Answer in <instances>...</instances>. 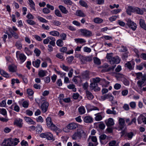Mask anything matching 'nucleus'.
Instances as JSON below:
<instances>
[{"label":"nucleus","instance_id":"nucleus-34","mask_svg":"<svg viewBox=\"0 0 146 146\" xmlns=\"http://www.w3.org/2000/svg\"><path fill=\"white\" fill-rule=\"evenodd\" d=\"M106 112L108 114H113L115 115L117 114L115 110H111L110 109H108Z\"/></svg>","mask_w":146,"mask_h":146},{"label":"nucleus","instance_id":"nucleus-40","mask_svg":"<svg viewBox=\"0 0 146 146\" xmlns=\"http://www.w3.org/2000/svg\"><path fill=\"white\" fill-rule=\"evenodd\" d=\"M57 45L60 47L62 46L63 45V41L61 39L58 40L56 42Z\"/></svg>","mask_w":146,"mask_h":146},{"label":"nucleus","instance_id":"nucleus-22","mask_svg":"<svg viewBox=\"0 0 146 146\" xmlns=\"http://www.w3.org/2000/svg\"><path fill=\"white\" fill-rule=\"evenodd\" d=\"M40 60L37 59L36 61H33L32 64L34 66L38 68L40 65Z\"/></svg>","mask_w":146,"mask_h":146},{"label":"nucleus","instance_id":"nucleus-7","mask_svg":"<svg viewBox=\"0 0 146 146\" xmlns=\"http://www.w3.org/2000/svg\"><path fill=\"white\" fill-rule=\"evenodd\" d=\"M80 31L81 32V35L84 36H89L92 35L91 31L85 29H80Z\"/></svg>","mask_w":146,"mask_h":146},{"label":"nucleus","instance_id":"nucleus-51","mask_svg":"<svg viewBox=\"0 0 146 146\" xmlns=\"http://www.w3.org/2000/svg\"><path fill=\"white\" fill-rule=\"evenodd\" d=\"M28 1L30 3L31 7L33 9L35 10V4L33 1L32 0H28Z\"/></svg>","mask_w":146,"mask_h":146},{"label":"nucleus","instance_id":"nucleus-61","mask_svg":"<svg viewBox=\"0 0 146 146\" xmlns=\"http://www.w3.org/2000/svg\"><path fill=\"white\" fill-rule=\"evenodd\" d=\"M121 85L120 84L116 83L114 85V88L116 90H118L121 88Z\"/></svg>","mask_w":146,"mask_h":146},{"label":"nucleus","instance_id":"nucleus-49","mask_svg":"<svg viewBox=\"0 0 146 146\" xmlns=\"http://www.w3.org/2000/svg\"><path fill=\"white\" fill-rule=\"evenodd\" d=\"M25 50L28 55L32 54V52L30 50L27 48L25 47Z\"/></svg>","mask_w":146,"mask_h":146},{"label":"nucleus","instance_id":"nucleus-29","mask_svg":"<svg viewBox=\"0 0 146 146\" xmlns=\"http://www.w3.org/2000/svg\"><path fill=\"white\" fill-rule=\"evenodd\" d=\"M135 12L137 14L139 15H143V11L140 8L136 7L135 10Z\"/></svg>","mask_w":146,"mask_h":146},{"label":"nucleus","instance_id":"nucleus-6","mask_svg":"<svg viewBox=\"0 0 146 146\" xmlns=\"http://www.w3.org/2000/svg\"><path fill=\"white\" fill-rule=\"evenodd\" d=\"M40 136L42 138H46L48 140H52L53 141L54 140L52 134L49 132L42 133L40 135Z\"/></svg>","mask_w":146,"mask_h":146},{"label":"nucleus","instance_id":"nucleus-18","mask_svg":"<svg viewBox=\"0 0 146 146\" xmlns=\"http://www.w3.org/2000/svg\"><path fill=\"white\" fill-rule=\"evenodd\" d=\"M24 118L27 122L31 124L35 125L36 124V123L30 117H25Z\"/></svg>","mask_w":146,"mask_h":146},{"label":"nucleus","instance_id":"nucleus-12","mask_svg":"<svg viewBox=\"0 0 146 146\" xmlns=\"http://www.w3.org/2000/svg\"><path fill=\"white\" fill-rule=\"evenodd\" d=\"M77 125L75 123H72L69 124L67 126V128L70 129H74L77 127Z\"/></svg>","mask_w":146,"mask_h":146},{"label":"nucleus","instance_id":"nucleus-13","mask_svg":"<svg viewBox=\"0 0 146 146\" xmlns=\"http://www.w3.org/2000/svg\"><path fill=\"white\" fill-rule=\"evenodd\" d=\"M106 124L107 126H110L114 125V123L113 119L112 118H109L108 120L105 121Z\"/></svg>","mask_w":146,"mask_h":146},{"label":"nucleus","instance_id":"nucleus-24","mask_svg":"<svg viewBox=\"0 0 146 146\" xmlns=\"http://www.w3.org/2000/svg\"><path fill=\"white\" fill-rule=\"evenodd\" d=\"M0 74L2 76L6 78H9V74L5 71L3 70H0Z\"/></svg>","mask_w":146,"mask_h":146},{"label":"nucleus","instance_id":"nucleus-33","mask_svg":"<svg viewBox=\"0 0 146 146\" xmlns=\"http://www.w3.org/2000/svg\"><path fill=\"white\" fill-rule=\"evenodd\" d=\"M125 66L127 67L129 70H131L133 69L130 62H128L125 64Z\"/></svg>","mask_w":146,"mask_h":146},{"label":"nucleus","instance_id":"nucleus-41","mask_svg":"<svg viewBox=\"0 0 146 146\" xmlns=\"http://www.w3.org/2000/svg\"><path fill=\"white\" fill-rule=\"evenodd\" d=\"M36 131L38 133L41 132L42 130V126L39 125H38L36 127Z\"/></svg>","mask_w":146,"mask_h":146},{"label":"nucleus","instance_id":"nucleus-5","mask_svg":"<svg viewBox=\"0 0 146 146\" xmlns=\"http://www.w3.org/2000/svg\"><path fill=\"white\" fill-rule=\"evenodd\" d=\"M127 22L126 25L129 28L132 29L133 31H135L137 28V25L135 23L132 21L131 19H126Z\"/></svg>","mask_w":146,"mask_h":146},{"label":"nucleus","instance_id":"nucleus-11","mask_svg":"<svg viewBox=\"0 0 146 146\" xmlns=\"http://www.w3.org/2000/svg\"><path fill=\"white\" fill-rule=\"evenodd\" d=\"M119 128L121 130H122L125 127V121L124 118H119Z\"/></svg>","mask_w":146,"mask_h":146},{"label":"nucleus","instance_id":"nucleus-62","mask_svg":"<svg viewBox=\"0 0 146 146\" xmlns=\"http://www.w3.org/2000/svg\"><path fill=\"white\" fill-rule=\"evenodd\" d=\"M117 23L120 26L122 27L124 26L125 25V23L124 22L121 21L120 20L118 21Z\"/></svg>","mask_w":146,"mask_h":146},{"label":"nucleus","instance_id":"nucleus-32","mask_svg":"<svg viewBox=\"0 0 146 146\" xmlns=\"http://www.w3.org/2000/svg\"><path fill=\"white\" fill-rule=\"evenodd\" d=\"M49 34L50 35L54 36H58L60 35L59 33L56 31H54L50 32Z\"/></svg>","mask_w":146,"mask_h":146},{"label":"nucleus","instance_id":"nucleus-48","mask_svg":"<svg viewBox=\"0 0 146 146\" xmlns=\"http://www.w3.org/2000/svg\"><path fill=\"white\" fill-rule=\"evenodd\" d=\"M116 143V142L115 140H112L108 144L109 146H117Z\"/></svg>","mask_w":146,"mask_h":146},{"label":"nucleus","instance_id":"nucleus-23","mask_svg":"<svg viewBox=\"0 0 146 146\" xmlns=\"http://www.w3.org/2000/svg\"><path fill=\"white\" fill-rule=\"evenodd\" d=\"M19 58L21 63H22L25 60L26 57L24 54H20L19 55Z\"/></svg>","mask_w":146,"mask_h":146},{"label":"nucleus","instance_id":"nucleus-36","mask_svg":"<svg viewBox=\"0 0 146 146\" xmlns=\"http://www.w3.org/2000/svg\"><path fill=\"white\" fill-rule=\"evenodd\" d=\"M37 18L38 20L41 22L46 23L48 22V21L47 20L40 16H38Z\"/></svg>","mask_w":146,"mask_h":146},{"label":"nucleus","instance_id":"nucleus-64","mask_svg":"<svg viewBox=\"0 0 146 146\" xmlns=\"http://www.w3.org/2000/svg\"><path fill=\"white\" fill-rule=\"evenodd\" d=\"M102 119V117L101 115H98L95 117L96 120L97 121H99L101 120Z\"/></svg>","mask_w":146,"mask_h":146},{"label":"nucleus","instance_id":"nucleus-10","mask_svg":"<svg viewBox=\"0 0 146 146\" xmlns=\"http://www.w3.org/2000/svg\"><path fill=\"white\" fill-rule=\"evenodd\" d=\"M23 120L20 118L15 119V120L14 124L20 128L22 127L23 123H22Z\"/></svg>","mask_w":146,"mask_h":146},{"label":"nucleus","instance_id":"nucleus-20","mask_svg":"<svg viewBox=\"0 0 146 146\" xmlns=\"http://www.w3.org/2000/svg\"><path fill=\"white\" fill-rule=\"evenodd\" d=\"M82 60V61H84V62L89 61L90 62L92 60V58L90 56L84 57L82 56L81 58Z\"/></svg>","mask_w":146,"mask_h":146},{"label":"nucleus","instance_id":"nucleus-63","mask_svg":"<svg viewBox=\"0 0 146 146\" xmlns=\"http://www.w3.org/2000/svg\"><path fill=\"white\" fill-rule=\"evenodd\" d=\"M26 113L27 115L30 116L32 115L33 114V111L29 110H27L26 111Z\"/></svg>","mask_w":146,"mask_h":146},{"label":"nucleus","instance_id":"nucleus-38","mask_svg":"<svg viewBox=\"0 0 146 146\" xmlns=\"http://www.w3.org/2000/svg\"><path fill=\"white\" fill-rule=\"evenodd\" d=\"M15 46L19 50H21L22 48V45L21 42L19 41H17L16 42Z\"/></svg>","mask_w":146,"mask_h":146},{"label":"nucleus","instance_id":"nucleus-58","mask_svg":"<svg viewBox=\"0 0 146 146\" xmlns=\"http://www.w3.org/2000/svg\"><path fill=\"white\" fill-rule=\"evenodd\" d=\"M117 16H112L109 18V19L111 22L115 21L117 19Z\"/></svg>","mask_w":146,"mask_h":146},{"label":"nucleus","instance_id":"nucleus-2","mask_svg":"<svg viewBox=\"0 0 146 146\" xmlns=\"http://www.w3.org/2000/svg\"><path fill=\"white\" fill-rule=\"evenodd\" d=\"M46 123L47 126L49 128L53 131H56L58 129L57 127L53 124L52 122L51 118L50 117H47L46 119Z\"/></svg>","mask_w":146,"mask_h":146},{"label":"nucleus","instance_id":"nucleus-8","mask_svg":"<svg viewBox=\"0 0 146 146\" xmlns=\"http://www.w3.org/2000/svg\"><path fill=\"white\" fill-rule=\"evenodd\" d=\"M49 104L47 102H44L41 106V109L43 113L46 112L48 109Z\"/></svg>","mask_w":146,"mask_h":146},{"label":"nucleus","instance_id":"nucleus-43","mask_svg":"<svg viewBox=\"0 0 146 146\" xmlns=\"http://www.w3.org/2000/svg\"><path fill=\"white\" fill-rule=\"evenodd\" d=\"M103 20L100 18H96L94 19V21L96 23H100L103 22Z\"/></svg>","mask_w":146,"mask_h":146},{"label":"nucleus","instance_id":"nucleus-56","mask_svg":"<svg viewBox=\"0 0 146 146\" xmlns=\"http://www.w3.org/2000/svg\"><path fill=\"white\" fill-rule=\"evenodd\" d=\"M55 15L57 16L61 17L62 15L59 11L58 9H56L55 11Z\"/></svg>","mask_w":146,"mask_h":146},{"label":"nucleus","instance_id":"nucleus-46","mask_svg":"<svg viewBox=\"0 0 146 146\" xmlns=\"http://www.w3.org/2000/svg\"><path fill=\"white\" fill-rule=\"evenodd\" d=\"M26 21L28 24L31 25H34L36 24V23L34 21L31 20L27 19Z\"/></svg>","mask_w":146,"mask_h":146},{"label":"nucleus","instance_id":"nucleus-16","mask_svg":"<svg viewBox=\"0 0 146 146\" xmlns=\"http://www.w3.org/2000/svg\"><path fill=\"white\" fill-rule=\"evenodd\" d=\"M139 24L141 27L146 31V25L144 20L140 19L139 20Z\"/></svg>","mask_w":146,"mask_h":146},{"label":"nucleus","instance_id":"nucleus-25","mask_svg":"<svg viewBox=\"0 0 146 146\" xmlns=\"http://www.w3.org/2000/svg\"><path fill=\"white\" fill-rule=\"evenodd\" d=\"M76 15L80 17H84L85 16L84 14L81 10L77 11L76 12Z\"/></svg>","mask_w":146,"mask_h":146},{"label":"nucleus","instance_id":"nucleus-54","mask_svg":"<svg viewBox=\"0 0 146 146\" xmlns=\"http://www.w3.org/2000/svg\"><path fill=\"white\" fill-rule=\"evenodd\" d=\"M27 92L29 96H32L34 94V92L31 89H28L27 90Z\"/></svg>","mask_w":146,"mask_h":146},{"label":"nucleus","instance_id":"nucleus-4","mask_svg":"<svg viewBox=\"0 0 146 146\" xmlns=\"http://www.w3.org/2000/svg\"><path fill=\"white\" fill-rule=\"evenodd\" d=\"M13 139L10 138L5 139L2 143V146H15L14 144Z\"/></svg>","mask_w":146,"mask_h":146},{"label":"nucleus","instance_id":"nucleus-17","mask_svg":"<svg viewBox=\"0 0 146 146\" xmlns=\"http://www.w3.org/2000/svg\"><path fill=\"white\" fill-rule=\"evenodd\" d=\"M58 8L63 13L66 14L68 12V10L66 9V8L62 5H59L58 6Z\"/></svg>","mask_w":146,"mask_h":146},{"label":"nucleus","instance_id":"nucleus-39","mask_svg":"<svg viewBox=\"0 0 146 146\" xmlns=\"http://www.w3.org/2000/svg\"><path fill=\"white\" fill-rule=\"evenodd\" d=\"M145 81L143 80H138L137 82V84L138 85L139 87H140V88H141L142 86V85L144 83Z\"/></svg>","mask_w":146,"mask_h":146},{"label":"nucleus","instance_id":"nucleus-26","mask_svg":"<svg viewBox=\"0 0 146 146\" xmlns=\"http://www.w3.org/2000/svg\"><path fill=\"white\" fill-rule=\"evenodd\" d=\"M78 111L80 114H82L85 112L84 108L82 106L79 107L78 109Z\"/></svg>","mask_w":146,"mask_h":146},{"label":"nucleus","instance_id":"nucleus-1","mask_svg":"<svg viewBox=\"0 0 146 146\" xmlns=\"http://www.w3.org/2000/svg\"><path fill=\"white\" fill-rule=\"evenodd\" d=\"M93 82L91 83L90 87L91 89L94 90L95 92H98L100 90V88L98 87V83L101 81V79L99 77L92 78Z\"/></svg>","mask_w":146,"mask_h":146},{"label":"nucleus","instance_id":"nucleus-50","mask_svg":"<svg viewBox=\"0 0 146 146\" xmlns=\"http://www.w3.org/2000/svg\"><path fill=\"white\" fill-rule=\"evenodd\" d=\"M128 8H129V9L132 12H135V10L136 7H133L131 6H128Z\"/></svg>","mask_w":146,"mask_h":146},{"label":"nucleus","instance_id":"nucleus-47","mask_svg":"<svg viewBox=\"0 0 146 146\" xmlns=\"http://www.w3.org/2000/svg\"><path fill=\"white\" fill-rule=\"evenodd\" d=\"M0 113L4 115H7V113L6 110L4 108H0Z\"/></svg>","mask_w":146,"mask_h":146},{"label":"nucleus","instance_id":"nucleus-9","mask_svg":"<svg viewBox=\"0 0 146 146\" xmlns=\"http://www.w3.org/2000/svg\"><path fill=\"white\" fill-rule=\"evenodd\" d=\"M120 60L119 59L118 57H112L109 61L111 64H118L120 62Z\"/></svg>","mask_w":146,"mask_h":146},{"label":"nucleus","instance_id":"nucleus-3","mask_svg":"<svg viewBox=\"0 0 146 146\" xmlns=\"http://www.w3.org/2000/svg\"><path fill=\"white\" fill-rule=\"evenodd\" d=\"M85 133L84 131L82 129H79L75 132L72 136L73 139H80L82 135H85Z\"/></svg>","mask_w":146,"mask_h":146},{"label":"nucleus","instance_id":"nucleus-15","mask_svg":"<svg viewBox=\"0 0 146 146\" xmlns=\"http://www.w3.org/2000/svg\"><path fill=\"white\" fill-rule=\"evenodd\" d=\"M47 72L46 70H40L38 73V75L40 77H43L46 76Z\"/></svg>","mask_w":146,"mask_h":146},{"label":"nucleus","instance_id":"nucleus-28","mask_svg":"<svg viewBox=\"0 0 146 146\" xmlns=\"http://www.w3.org/2000/svg\"><path fill=\"white\" fill-rule=\"evenodd\" d=\"M116 66V65L111 66L108 68L104 70H103L104 72H109L111 71H113Z\"/></svg>","mask_w":146,"mask_h":146},{"label":"nucleus","instance_id":"nucleus-21","mask_svg":"<svg viewBox=\"0 0 146 146\" xmlns=\"http://www.w3.org/2000/svg\"><path fill=\"white\" fill-rule=\"evenodd\" d=\"M94 63L96 64L99 65L101 64L100 60L97 57H94L93 58Z\"/></svg>","mask_w":146,"mask_h":146},{"label":"nucleus","instance_id":"nucleus-35","mask_svg":"<svg viewBox=\"0 0 146 146\" xmlns=\"http://www.w3.org/2000/svg\"><path fill=\"white\" fill-rule=\"evenodd\" d=\"M9 71L11 72H16L15 67L13 65H10L9 66Z\"/></svg>","mask_w":146,"mask_h":146},{"label":"nucleus","instance_id":"nucleus-19","mask_svg":"<svg viewBox=\"0 0 146 146\" xmlns=\"http://www.w3.org/2000/svg\"><path fill=\"white\" fill-rule=\"evenodd\" d=\"M86 92L87 98L89 100H92L94 98V96L91 92L88 90H86Z\"/></svg>","mask_w":146,"mask_h":146},{"label":"nucleus","instance_id":"nucleus-27","mask_svg":"<svg viewBox=\"0 0 146 146\" xmlns=\"http://www.w3.org/2000/svg\"><path fill=\"white\" fill-rule=\"evenodd\" d=\"M145 118V117L142 115H140L137 118V121L138 123L141 124L142 122H143V120Z\"/></svg>","mask_w":146,"mask_h":146},{"label":"nucleus","instance_id":"nucleus-44","mask_svg":"<svg viewBox=\"0 0 146 146\" xmlns=\"http://www.w3.org/2000/svg\"><path fill=\"white\" fill-rule=\"evenodd\" d=\"M79 3L80 5L85 7H88L86 3L84 1L80 0L79 1Z\"/></svg>","mask_w":146,"mask_h":146},{"label":"nucleus","instance_id":"nucleus-45","mask_svg":"<svg viewBox=\"0 0 146 146\" xmlns=\"http://www.w3.org/2000/svg\"><path fill=\"white\" fill-rule=\"evenodd\" d=\"M134 135V134L133 132H132L129 133H127L125 135L127 136L129 139H131Z\"/></svg>","mask_w":146,"mask_h":146},{"label":"nucleus","instance_id":"nucleus-60","mask_svg":"<svg viewBox=\"0 0 146 146\" xmlns=\"http://www.w3.org/2000/svg\"><path fill=\"white\" fill-rule=\"evenodd\" d=\"M28 103L26 101H24L22 103V106L25 108H27L28 107Z\"/></svg>","mask_w":146,"mask_h":146},{"label":"nucleus","instance_id":"nucleus-31","mask_svg":"<svg viewBox=\"0 0 146 146\" xmlns=\"http://www.w3.org/2000/svg\"><path fill=\"white\" fill-rule=\"evenodd\" d=\"M120 48L119 50V52H126L127 51V47L124 45H122L121 47H120Z\"/></svg>","mask_w":146,"mask_h":146},{"label":"nucleus","instance_id":"nucleus-55","mask_svg":"<svg viewBox=\"0 0 146 146\" xmlns=\"http://www.w3.org/2000/svg\"><path fill=\"white\" fill-rule=\"evenodd\" d=\"M42 11L44 14H48L50 13V11L47 8H44L42 9Z\"/></svg>","mask_w":146,"mask_h":146},{"label":"nucleus","instance_id":"nucleus-52","mask_svg":"<svg viewBox=\"0 0 146 146\" xmlns=\"http://www.w3.org/2000/svg\"><path fill=\"white\" fill-rule=\"evenodd\" d=\"M34 52L36 54V56H39L40 53V51L38 49L36 48L34 50Z\"/></svg>","mask_w":146,"mask_h":146},{"label":"nucleus","instance_id":"nucleus-42","mask_svg":"<svg viewBox=\"0 0 146 146\" xmlns=\"http://www.w3.org/2000/svg\"><path fill=\"white\" fill-rule=\"evenodd\" d=\"M82 75L84 78H88L89 76V74L88 71H86L83 72L82 74Z\"/></svg>","mask_w":146,"mask_h":146},{"label":"nucleus","instance_id":"nucleus-53","mask_svg":"<svg viewBox=\"0 0 146 146\" xmlns=\"http://www.w3.org/2000/svg\"><path fill=\"white\" fill-rule=\"evenodd\" d=\"M75 86L74 84H70L69 85H68L67 87L68 88L70 89H74V90H73L74 92L76 91V89L75 88Z\"/></svg>","mask_w":146,"mask_h":146},{"label":"nucleus","instance_id":"nucleus-37","mask_svg":"<svg viewBox=\"0 0 146 146\" xmlns=\"http://www.w3.org/2000/svg\"><path fill=\"white\" fill-rule=\"evenodd\" d=\"M129 53L128 52H127L121 55V58L123 60H126L128 57V54Z\"/></svg>","mask_w":146,"mask_h":146},{"label":"nucleus","instance_id":"nucleus-57","mask_svg":"<svg viewBox=\"0 0 146 146\" xmlns=\"http://www.w3.org/2000/svg\"><path fill=\"white\" fill-rule=\"evenodd\" d=\"M130 107L132 109H134L136 107V103L135 102H132L129 103Z\"/></svg>","mask_w":146,"mask_h":146},{"label":"nucleus","instance_id":"nucleus-30","mask_svg":"<svg viewBox=\"0 0 146 146\" xmlns=\"http://www.w3.org/2000/svg\"><path fill=\"white\" fill-rule=\"evenodd\" d=\"M74 40L77 43H79L80 44L85 43L86 42V40L84 39L80 38H75L74 39Z\"/></svg>","mask_w":146,"mask_h":146},{"label":"nucleus","instance_id":"nucleus-59","mask_svg":"<svg viewBox=\"0 0 146 146\" xmlns=\"http://www.w3.org/2000/svg\"><path fill=\"white\" fill-rule=\"evenodd\" d=\"M136 68L137 69L139 70H142L143 68V63H141L139 65L137 66Z\"/></svg>","mask_w":146,"mask_h":146},{"label":"nucleus","instance_id":"nucleus-14","mask_svg":"<svg viewBox=\"0 0 146 146\" xmlns=\"http://www.w3.org/2000/svg\"><path fill=\"white\" fill-rule=\"evenodd\" d=\"M84 120L86 123H90L93 121V119L90 116H86L84 117Z\"/></svg>","mask_w":146,"mask_h":146}]
</instances>
